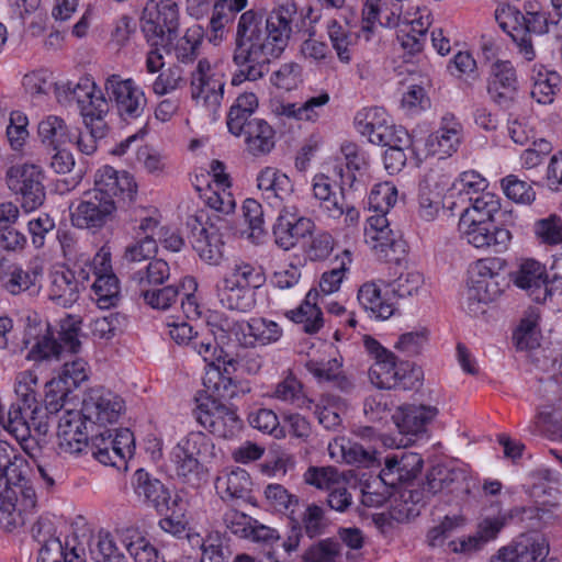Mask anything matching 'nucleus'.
Here are the masks:
<instances>
[{
	"instance_id": "1",
	"label": "nucleus",
	"mask_w": 562,
	"mask_h": 562,
	"mask_svg": "<svg viewBox=\"0 0 562 562\" xmlns=\"http://www.w3.org/2000/svg\"><path fill=\"white\" fill-rule=\"evenodd\" d=\"M305 26V16L292 1L273 8L263 18L254 9L243 12L237 21L232 54L237 70L232 85L258 81L269 71V65L281 57L294 33Z\"/></svg>"
},
{
	"instance_id": "2",
	"label": "nucleus",
	"mask_w": 562,
	"mask_h": 562,
	"mask_svg": "<svg viewBox=\"0 0 562 562\" xmlns=\"http://www.w3.org/2000/svg\"><path fill=\"white\" fill-rule=\"evenodd\" d=\"M136 194L137 184L128 172L103 166L94 173L93 188L71 210V224L99 231L114 220L117 210L134 202Z\"/></svg>"
},
{
	"instance_id": "3",
	"label": "nucleus",
	"mask_w": 562,
	"mask_h": 562,
	"mask_svg": "<svg viewBox=\"0 0 562 562\" xmlns=\"http://www.w3.org/2000/svg\"><path fill=\"white\" fill-rule=\"evenodd\" d=\"M214 445L202 431L189 432L170 453L176 475L183 482L195 485L203 474L201 459L213 456Z\"/></svg>"
},
{
	"instance_id": "4",
	"label": "nucleus",
	"mask_w": 562,
	"mask_h": 562,
	"mask_svg": "<svg viewBox=\"0 0 562 562\" xmlns=\"http://www.w3.org/2000/svg\"><path fill=\"white\" fill-rule=\"evenodd\" d=\"M104 86L122 122L148 126L147 98L132 78L123 79L119 75H111Z\"/></svg>"
},
{
	"instance_id": "5",
	"label": "nucleus",
	"mask_w": 562,
	"mask_h": 562,
	"mask_svg": "<svg viewBox=\"0 0 562 562\" xmlns=\"http://www.w3.org/2000/svg\"><path fill=\"white\" fill-rule=\"evenodd\" d=\"M8 189L21 196V206L25 212H32L43 205L46 192L44 187V172L34 164L11 165L5 171Z\"/></svg>"
},
{
	"instance_id": "6",
	"label": "nucleus",
	"mask_w": 562,
	"mask_h": 562,
	"mask_svg": "<svg viewBox=\"0 0 562 562\" xmlns=\"http://www.w3.org/2000/svg\"><path fill=\"white\" fill-rule=\"evenodd\" d=\"M557 19L551 10L536 9L533 4H529L526 14L521 15L522 25L513 26L512 30H508L507 23L499 21V26L510 35L524 58L531 61L535 59L536 53L530 34L543 35L559 30L562 26V21Z\"/></svg>"
},
{
	"instance_id": "7",
	"label": "nucleus",
	"mask_w": 562,
	"mask_h": 562,
	"mask_svg": "<svg viewBox=\"0 0 562 562\" xmlns=\"http://www.w3.org/2000/svg\"><path fill=\"white\" fill-rule=\"evenodd\" d=\"M179 27V8L173 0H148L142 16V32L150 45H165Z\"/></svg>"
},
{
	"instance_id": "8",
	"label": "nucleus",
	"mask_w": 562,
	"mask_h": 562,
	"mask_svg": "<svg viewBox=\"0 0 562 562\" xmlns=\"http://www.w3.org/2000/svg\"><path fill=\"white\" fill-rule=\"evenodd\" d=\"M386 113L382 108H369L358 112L355 124L358 132L374 145L387 148L409 147L408 133L394 125L387 124Z\"/></svg>"
},
{
	"instance_id": "9",
	"label": "nucleus",
	"mask_w": 562,
	"mask_h": 562,
	"mask_svg": "<svg viewBox=\"0 0 562 562\" xmlns=\"http://www.w3.org/2000/svg\"><path fill=\"white\" fill-rule=\"evenodd\" d=\"M494 259H481L471 270L467 291L468 310L476 314L481 303L495 301L507 285L505 277L494 269Z\"/></svg>"
},
{
	"instance_id": "10",
	"label": "nucleus",
	"mask_w": 562,
	"mask_h": 562,
	"mask_svg": "<svg viewBox=\"0 0 562 562\" xmlns=\"http://www.w3.org/2000/svg\"><path fill=\"white\" fill-rule=\"evenodd\" d=\"M458 227L461 238L483 252L501 254L508 248L512 240V233L505 227L497 226L494 221L460 216Z\"/></svg>"
},
{
	"instance_id": "11",
	"label": "nucleus",
	"mask_w": 562,
	"mask_h": 562,
	"mask_svg": "<svg viewBox=\"0 0 562 562\" xmlns=\"http://www.w3.org/2000/svg\"><path fill=\"white\" fill-rule=\"evenodd\" d=\"M369 379L378 389L413 390L420 385L423 371L409 362L397 363L393 353L370 367Z\"/></svg>"
},
{
	"instance_id": "12",
	"label": "nucleus",
	"mask_w": 562,
	"mask_h": 562,
	"mask_svg": "<svg viewBox=\"0 0 562 562\" xmlns=\"http://www.w3.org/2000/svg\"><path fill=\"white\" fill-rule=\"evenodd\" d=\"M193 411L195 419L201 426L218 438L235 437L243 427V422L236 411L212 396L198 400Z\"/></svg>"
},
{
	"instance_id": "13",
	"label": "nucleus",
	"mask_w": 562,
	"mask_h": 562,
	"mask_svg": "<svg viewBox=\"0 0 562 562\" xmlns=\"http://www.w3.org/2000/svg\"><path fill=\"white\" fill-rule=\"evenodd\" d=\"M191 226V243L199 257L209 265L216 266L223 259L224 241L222 231L231 229L228 221L218 214L209 216L205 223L194 217Z\"/></svg>"
},
{
	"instance_id": "14",
	"label": "nucleus",
	"mask_w": 562,
	"mask_h": 562,
	"mask_svg": "<svg viewBox=\"0 0 562 562\" xmlns=\"http://www.w3.org/2000/svg\"><path fill=\"white\" fill-rule=\"evenodd\" d=\"M224 89L223 75L214 72L206 58L200 59L190 75L191 99L215 114L224 98Z\"/></svg>"
},
{
	"instance_id": "15",
	"label": "nucleus",
	"mask_w": 562,
	"mask_h": 562,
	"mask_svg": "<svg viewBox=\"0 0 562 562\" xmlns=\"http://www.w3.org/2000/svg\"><path fill=\"white\" fill-rule=\"evenodd\" d=\"M122 409L123 400L117 394L104 387H93L82 401L81 414L93 431V428H105L115 423Z\"/></svg>"
},
{
	"instance_id": "16",
	"label": "nucleus",
	"mask_w": 562,
	"mask_h": 562,
	"mask_svg": "<svg viewBox=\"0 0 562 562\" xmlns=\"http://www.w3.org/2000/svg\"><path fill=\"white\" fill-rule=\"evenodd\" d=\"M315 229V223L303 215L294 204H285L280 210L277 221L273 225V236L276 244L290 250L295 247L302 238H305Z\"/></svg>"
},
{
	"instance_id": "17",
	"label": "nucleus",
	"mask_w": 562,
	"mask_h": 562,
	"mask_svg": "<svg viewBox=\"0 0 562 562\" xmlns=\"http://www.w3.org/2000/svg\"><path fill=\"white\" fill-rule=\"evenodd\" d=\"M519 81L509 60H495L490 65L486 91L491 100L502 109H510L517 101Z\"/></svg>"
},
{
	"instance_id": "18",
	"label": "nucleus",
	"mask_w": 562,
	"mask_h": 562,
	"mask_svg": "<svg viewBox=\"0 0 562 562\" xmlns=\"http://www.w3.org/2000/svg\"><path fill=\"white\" fill-rule=\"evenodd\" d=\"M24 344L29 345L34 340V345L29 351L27 359L33 361L61 360L65 358L61 351V345L54 338L50 324L47 321L40 319L36 314L27 316Z\"/></svg>"
},
{
	"instance_id": "19",
	"label": "nucleus",
	"mask_w": 562,
	"mask_h": 562,
	"mask_svg": "<svg viewBox=\"0 0 562 562\" xmlns=\"http://www.w3.org/2000/svg\"><path fill=\"white\" fill-rule=\"evenodd\" d=\"M88 280L89 271L85 268L78 272L67 267L55 269L49 273L48 299L63 307H69L77 302Z\"/></svg>"
},
{
	"instance_id": "20",
	"label": "nucleus",
	"mask_w": 562,
	"mask_h": 562,
	"mask_svg": "<svg viewBox=\"0 0 562 562\" xmlns=\"http://www.w3.org/2000/svg\"><path fill=\"white\" fill-rule=\"evenodd\" d=\"M541 392L543 403L539 405L529 431L536 434L542 430L553 436L562 425V390L555 381L548 380L542 383Z\"/></svg>"
},
{
	"instance_id": "21",
	"label": "nucleus",
	"mask_w": 562,
	"mask_h": 562,
	"mask_svg": "<svg viewBox=\"0 0 562 562\" xmlns=\"http://www.w3.org/2000/svg\"><path fill=\"white\" fill-rule=\"evenodd\" d=\"M387 212H375L367 221L364 235L372 248L380 251L389 260H398L405 252V243L390 228Z\"/></svg>"
},
{
	"instance_id": "22",
	"label": "nucleus",
	"mask_w": 562,
	"mask_h": 562,
	"mask_svg": "<svg viewBox=\"0 0 562 562\" xmlns=\"http://www.w3.org/2000/svg\"><path fill=\"white\" fill-rule=\"evenodd\" d=\"M313 195L319 201V207L330 218H339L345 215L346 225H353L359 221V211L347 204L342 191L338 195L333 191L329 178L325 175H316L313 179Z\"/></svg>"
},
{
	"instance_id": "23",
	"label": "nucleus",
	"mask_w": 562,
	"mask_h": 562,
	"mask_svg": "<svg viewBox=\"0 0 562 562\" xmlns=\"http://www.w3.org/2000/svg\"><path fill=\"white\" fill-rule=\"evenodd\" d=\"M91 428L81 412L66 409L58 422V446L61 452L76 454L88 447Z\"/></svg>"
},
{
	"instance_id": "24",
	"label": "nucleus",
	"mask_w": 562,
	"mask_h": 562,
	"mask_svg": "<svg viewBox=\"0 0 562 562\" xmlns=\"http://www.w3.org/2000/svg\"><path fill=\"white\" fill-rule=\"evenodd\" d=\"M512 281L538 303L544 302L551 295L546 266L535 259L521 261L518 269L512 273Z\"/></svg>"
},
{
	"instance_id": "25",
	"label": "nucleus",
	"mask_w": 562,
	"mask_h": 562,
	"mask_svg": "<svg viewBox=\"0 0 562 562\" xmlns=\"http://www.w3.org/2000/svg\"><path fill=\"white\" fill-rule=\"evenodd\" d=\"M290 520L291 533L281 544L289 553L299 548L303 531L308 538L313 539L322 536L327 527L324 509L316 504L307 505L301 519H296L292 515Z\"/></svg>"
},
{
	"instance_id": "26",
	"label": "nucleus",
	"mask_w": 562,
	"mask_h": 562,
	"mask_svg": "<svg viewBox=\"0 0 562 562\" xmlns=\"http://www.w3.org/2000/svg\"><path fill=\"white\" fill-rule=\"evenodd\" d=\"M229 330L246 347L276 342L282 336V329L277 323L261 317L251 318L249 322H235Z\"/></svg>"
},
{
	"instance_id": "27",
	"label": "nucleus",
	"mask_w": 562,
	"mask_h": 562,
	"mask_svg": "<svg viewBox=\"0 0 562 562\" xmlns=\"http://www.w3.org/2000/svg\"><path fill=\"white\" fill-rule=\"evenodd\" d=\"M42 274L43 267L38 263H30L23 268L16 263H9L4 258L0 259V283L12 295L37 286Z\"/></svg>"
},
{
	"instance_id": "28",
	"label": "nucleus",
	"mask_w": 562,
	"mask_h": 562,
	"mask_svg": "<svg viewBox=\"0 0 562 562\" xmlns=\"http://www.w3.org/2000/svg\"><path fill=\"white\" fill-rule=\"evenodd\" d=\"M430 14L426 8L393 2L383 11L382 25L386 27H409L414 32H427L430 26Z\"/></svg>"
},
{
	"instance_id": "29",
	"label": "nucleus",
	"mask_w": 562,
	"mask_h": 562,
	"mask_svg": "<svg viewBox=\"0 0 562 562\" xmlns=\"http://www.w3.org/2000/svg\"><path fill=\"white\" fill-rule=\"evenodd\" d=\"M341 153L346 159V169H340V189L363 190L367 187L369 176V161L366 154L353 143L341 146Z\"/></svg>"
},
{
	"instance_id": "30",
	"label": "nucleus",
	"mask_w": 562,
	"mask_h": 562,
	"mask_svg": "<svg viewBox=\"0 0 562 562\" xmlns=\"http://www.w3.org/2000/svg\"><path fill=\"white\" fill-rule=\"evenodd\" d=\"M133 487L137 497L157 512L164 513V510L170 509L171 495L169 490L144 469L135 471Z\"/></svg>"
},
{
	"instance_id": "31",
	"label": "nucleus",
	"mask_w": 562,
	"mask_h": 562,
	"mask_svg": "<svg viewBox=\"0 0 562 562\" xmlns=\"http://www.w3.org/2000/svg\"><path fill=\"white\" fill-rule=\"evenodd\" d=\"M423 459L417 453L401 452V454L387 456L384 468L381 470V480L392 487L406 481H411L422 471Z\"/></svg>"
},
{
	"instance_id": "32",
	"label": "nucleus",
	"mask_w": 562,
	"mask_h": 562,
	"mask_svg": "<svg viewBox=\"0 0 562 562\" xmlns=\"http://www.w3.org/2000/svg\"><path fill=\"white\" fill-rule=\"evenodd\" d=\"M438 415V408L430 405H404L396 409L392 419L400 432L406 436H418L426 431L427 426Z\"/></svg>"
},
{
	"instance_id": "33",
	"label": "nucleus",
	"mask_w": 562,
	"mask_h": 562,
	"mask_svg": "<svg viewBox=\"0 0 562 562\" xmlns=\"http://www.w3.org/2000/svg\"><path fill=\"white\" fill-rule=\"evenodd\" d=\"M506 548L516 562H558L557 559H547L549 542L543 535L537 532L520 533Z\"/></svg>"
},
{
	"instance_id": "34",
	"label": "nucleus",
	"mask_w": 562,
	"mask_h": 562,
	"mask_svg": "<svg viewBox=\"0 0 562 562\" xmlns=\"http://www.w3.org/2000/svg\"><path fill=\"white\" fill-rule=\"evenodd\" d=\"M462 137V125L452 114H446L441 126L427 139V146L434 155L451 156L457 151Z\"/></svg>"
},
{
	"instance_id": "35",
	"label": "nucleus",
	"mask_w": 562,
	"mask_h": 562,
	"mask_svg": "<svg viewBox=\"0 0 562 562\" xmlns=\"http://www.w3.org/2000/svg\"><path fill=\"white\" fill-rule=\"evenodd\" d=\"M117 540L135 562H165L157 549L134 527L116 530Z\"/></svg>"
},
{
	"instance_id": "36",
	"label": "nucleus",
	"mask_w": 562,
	"mask_h": 562,
	"mask_svg": "<svg viewBox=\"0 0 562 562\" xmlns=\"http://www.w3.org/2000/svg\"><path fill=\"white\" fill-rule=\"evenodd\" d=\"M246 150L254 157L269 154L276 145V131L263 119H254L243 131Z\"/></svg>"
},
{
	"instance_id": "37",
	"label": "nucleus",
	"mask_w": 562,
	"mask_h": 562,
	"mask_svg": "<svg viewBox=\"0 0 562 562\" xmlns=\"http://www.w3.org/2000/svg\"><path fill=\"white\" fill-rule=\"evenodd\" d=\"M258 105L259 101L254 92L239 94L231 105L227 114L226 125L229 133L240 137L243 131L252 123L255 119L252 115L258 109Z\"/></svg>"
},
{
	"instance_id": "38",
	"label": "nucleus",
	"mask_w": 562,
	"mask_h": 562,
	"mask_svg": "<svg viewBox=\"0 0 562 562\" xmlns=\"http://www.w3.org/2000/svg\"><path fill=\"white\" fill-rule=\"evenodd\" d=\"M170 278V267L164 259H153L145 268L133 271L130 276L131 288L135 294L146 289L162 285Z\"/></svg>"
},
{
	"instance_id": "39",
	"label": "nucleus",
	"mask_w": 562,
	"mask_h": 562,
	"mask_svg": "<svg viewBox=\"0 0 562 562\" xmlns=\"http://www.w3.org/2000/svg\"><path fill=\"white\" fill-rule=\"evenodd\" d=\"M257 182L258 189L262 191L266 199L289 201L294 192L291 179L273 167L262 169L257 177Z\"/></svg>"
},
{
	"instance_id": "40",
	"label": "nucleus",
	"mask_w": 562,
	"mask_h": 562,
	"mask_svg": "<svg viewBox=\"0 0 562 562\" xmlns=\"http://www.w3.org/2000/svg\"><path fill=\"white\" fill-rule=\"evenodd\" d=\"M216 294L221 304L232 311L249 312L256 305L254 291L222 279L216 285Z\"/></svg>"
},
{
	"instance_id": "41",
	"label": "nucleus",
	"mask_w": 562,
	"mask_h": 562,
	"mask_svg": "<svg viewBox=\"0 0 562 562\" xmlns=\"http://www.w3.org/2000/svg\"><path fill=\"white\" fill-rule=\"evenodd\" d=\"M251 480L244 469L223 473L216 480V490L224 499H247L251 491Z\"/></svg>"
},
{
	"instance_id": "42",
	"label": "nucleus",
	"mask_w": 562,
	"mask_h": 562,
	"mask_svg": "<svg viewBox=\"0 0 562 562\" xmlns=\"http://www.w3.org/2000/svg\"><path fill=\"white\" fill-rule=\"evenodd\" d=\"M327 32L338 59L344 64H349L352 60L359 41V34L349 31L337 20L328 21Z\"/></svg>"
},
{
	"instance_id": "43",
	"label": "nucleus",
	"mask_w": 562,
	"mask_h": 562,
	"mask_svg": "<svg viewBox=\"0 0 562 562\" xmlns=\"http://www.w3.org/2000/svg\"><path fill=\"white\" fill-rule=\"evenodd\" d=\"M24 458L8 442L0 441V484L18 485L24 481Z\"/></svg>"
},
{
	"instance_id": "44",
	"label": "nucleus",
	"mask_w": 562,
	"mask_h": 562,
	"mask_svg": "<svg viewBox=\"0 0 562 562\" xmlns=\"http://www.w3.org/2000/svg\"><path fill=\"white\" fill-rule=\"evenodd\" d=\"M223 279L249 291L259 289L266 282L262 267L244 260L235 261Z\"/></svg>"
},
{
	"instance_id": "45",
	"label": "nucleus",
	"mask_w": 562,
	"mask_h": 562,
	"mask_svg": "<svg viewBox=\"0 0 562 562\" xmlns=\"http://www.w3.org/2000/svg\"><path fill=\"white\" fill-rule=\"evenodd\" d=\"M360 305L378 319H387L394 314V305L381 296V290L373 283H364L358 291Z\"/></svg>"
},
{
	"instance_id": "46",
	"label": "nucleus",
	"mask_w": 562,
	"mask_h": 562,
	"mask_svg": "<svg viewBox=\"0 0 562 562\" xmlns=\"http://www.w3.org/2000/svg\"><path fill=\"white\" fill-rule=\"evenodd\" d=\"M38 136L41 140L58 149L60 146L72 143V131L66 122L56 115H49L38 124Z\"/></svg>"
},
{
	"instance_id": "47",
	"label": "nucleus",
	"mask_w": 562,
	"mask_h": 562,
	"mask_svg": "<svg viewBox=\"0 0 562 562\" xmlns=\"http://www.w3.org/2000/svg\"><path fill=\"white\" fill-rule=\"evenodd\" d=\"M202 41L203 29L200 25L187 29L183 36L179 37L172 46L177 61L184 65L192 64L199 56Z\"/></svg>"
},
{
	"instance_id": "48",
	"label": "nucleus",
	"mask_w": 562,
	"mask_h": 562,
	"mask_svg": "<svg viewBox=\"0 0 562 562\" xmlns=\"http://www.w3.org/2000/svg\"><path fill=\"white\" fill-rule=\"evenodd\" d=\"M508 524L506 513L498 505H492L483 513L476 524L475 533L486 546L497 539L501 531Z\"/></svg>"
},
{
	"instance_id": "49",
	"label": "nucleus",
	"mask_w": 562,
	"mask_h": 562,
	"mask_svg": "<svg viewBox=\"0 0 562 562\" xmlns=\"http://www.w3.org/2000/svg\"><path fill=\"white\" fill-rule=\"evenodd\" d=\"M272 397L296 408H311L312 404L303 391V384L292 374L276 385Z\"/></svg>"
},
{
	"instance_id": "50",
	"label": "nucleus",
	"mask_w": 562,
	"mask_h": 562,
	"mask_svg": "<svg viewBox=\"0 0 562 562\" xmlns=\"http://www.w3.org/2000/svg\"><path fill=\"white\" fill-rule=\"evenodd\" d=\"M328 450L331 458L339 453L342 460L349 464L369 465L374 461V450L350 440L341 439L340 442L335 440L329 443Z\"/></svg>"
},
{
	"instance_id": "51",
	"label": "nucleus",
	"mask_w": 562,
	"mask_h": 562,
	"mask_svg": "<svg viewBox=\"0 0 562 562\" xmlns=\"http://www.w3.org/2000/svg\"><path fill=\"white\" fill-rule=\"evenodd\" d=\"M93 300L102 310L115 306L120 301V282L114 273L99 276L92 283Z\"/></svg>"
},
{
	"instance_id": "52",
	"label": "nucleus",
	"mask_w": 562,
	"mask_h": 562,
	"mask_svg": "<svg viewBox=\"0 0 562 562\" xmlns=\"http://www.w3.org/2000/svg\"><path fill=\"white\" fill-rule=\"evenodd\" d=\"M501 209L499 198L488 191L470 198L469 206H467L461 216H469L470 220L494 221V214Z\"/></svg>"
},
{
	"instance_id": "53",
	"label": "nucleus",
	"mask_w": 562,
	"mask_h": 562,
	"mask_svg": "<svg viewBox=\"0 0 562 562\" xmlns=\"http://www.w3.org/2000/svg\"><path fill=\"white\" fill-rule=\"evenodd\" d=\"M79 110L85 126H94L97 133H101V128H108L105 116L109 113V103L101 91H95Z\"/></svg>"
},
{
	"instance_id": "54",
	"label": "nucleus",
	"mask_w": 562,
	"mask_h": 562,
	"mask_svg": "<svg viewBox=\"0 0 562 562\" xmlns=\"http://www.w3.org/2000/svg\"><path fill=\"white\" fill-rule=\"evenodd\" d=\"M317 293L310 291L306 295V300L295 311H291V319L297 324L303 325V331L307 334L317 333L323 326V317L321 308L316 303H312V299H315Z\"/></svg>"
},
{
	"instance_id": "55",
	"label": "nucleus",
	"mask_w": 562,
	"mask_h": 562,
	"mask_svg": "<svg viewBox=\"0 0 562 562\" xmlns=\"http://www.w3.org/2000/svg\"><path fill=\"white\" fill-rule=\"evenodd\" d=\"M57 100L59 103L67 104L76 102L78 108L92 98L95 85L88 78H82L78 82H66L56 88Z\"/></svg>"
},
{
	"instance_id": "56",
	"label": "nucleus",
	"mask_w": 562,
	"mask_h": 562,
	"mask_svg": "<svg viewBox=\"0 0 562 562\" xmlns=\"http://www.w3.org/2000/svg\"><path fill=\"white\" fill-rule=\"evenodd\" d=\"M112 441V430L106 427L101 430V428H93L91 435L88 440V447L92 456L104 465L120 467L117 457H114L111 451Z\"/></svg>"
},
{
	"instance_id": "57",
	"label": "nucleus",
	"mask_w": 562,
	"mask_h": 562,
	"mask_svg": "<svg viewBox=\"0 0 562 562\" xmlns=\"http://www.w3.org/2000/svg\"><path fill=\"white\" fill-rule=\"evenodd\" d=\"M487 184L486 179L476 171H464L452 183L450 195H459L463 202H469L470 198H475L477 194L485 192Z\"/></svg>"
},
{
	"instance_id": "58",
	"label": "nucleus",
	"mask_w": 562,
	"mask_h": 562,
	"mask_svg": "<svg viewBox=\"0 0 562 562\" xmlns=\"http://www.w3.org/2000/svg\"><path fill=\"white\" fill-rule=\"evenodd\" d=\"M307 371L319 381L335 382L339 387L346 390L350 386L349 380L342 375L341 363L337 359L327 361H308Z\"/></svg>"
},
{
	"instance_id": "59",
	"label": "nucleus",
	"mask_w": 562,
	"mask_h": 562,
	"mask_svg": "<svg viewBox=\"0 0 562 562\" xmlns=\"http://www.w3.org/2000/svg\"><path fill=\"white\" fill-rule=\"evenodd\" d=\"M532 232L537 240L546 246L562 245V217L550 214L548 217L537 220Z\"/></svg>"
},
{
	"instance_id": "60",
	"label": "nucleus",
	"mask_w": 562,
	"mask_h": 562,
	"mask_svg": "<svg viewBox=\"0 0 562 562\" xmlns=\"http://www.w3.org/2000/svg\"><path fill=\"white\" fill-rule=\"evenodd\" d=\"M513 340L519 350H532L540 346V331L536 314H529L520 321L513 334Z\"/></svg>"
},
{
	"instance_id": "61",
	"label": "nucleus",
	"mask_w": 562,
	"mask_h": 562,
	"mask_svg": "<svg viewBox=\"0 0 562 562\" xmlns=\"http://www.w3.org/2000/svg\"><path fill=\"white\" fill-rule=\"evenodd\" d=\"M187 85L183 70L181 67L173 65L161 71L154 80L151 89L153 92L162 97L182 89Z\"/></svg>"
},
{
	"instance_id": "62",
	"label": "nucleus",
	"mask_w": 562,
	"mask_h": 562,
	"mask_svg": "<svg viewBox=\"0 0 562 562\" xmlns=\"http://www.w3.org/2000/svg\"><path fill=\"white\" fill-rule=\"evenodd\" d=\"M460 475L461 473L457 470L445 465H436L428 472L426 482L423 485V491L435 495L445 490H449Z\"/></svg>"
},
{
	"instance_id": "63",
	"label": "nucleus",
	"mask_w": 562,
	"mask_h": 562,
	"mask_svg": "<svg viewBox=\"0 0 562 562\" xmlns=\"http://www.w3.org/2000/svg\"><path fill=\"white\" fill-rule=\"evenodd\" d=\"M340 544L327 538L313 543L303 554L305 562H340Z\"/></svg>"
},
{
	"instance_id": "64",
	"label": "nucleus",
	"mask_w": 562,
	"mask_h": 562,
	"mask_svg": "<svg viewBox=\"0 0 562 562\" xmlns=\"http://www.w3.org/2000/svg\"><path fill=\"white\" fill-rule=\"evenodd\" d=\"M90 554L94 562H127L109 533L98 535L95 541L90 546Z\"/></svg>"
}]
</instances>
